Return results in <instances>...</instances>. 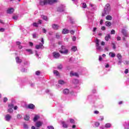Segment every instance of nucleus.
I'll return each mask as SVG.
<instances>
[{
	"label": "nucleus",
	"instance_id": "obj_59",
	"mask_svg": "<svg viewBox=\"0 0 129 129\" xmlns=\"http://www.w3.org/2000/svg\"><path fill=\"white\" fill-rule=\"evenodd\" d=\"M24 128H28V125H27L26 124H24Z\"/></svg>",
	"mask_w": 129,
	"mask_h": 129
},
{
	"label": "nucleus",
	"instance_id": "obj_38",
	"mask_svg": "<svg viewBox=\"0 0 129 129\" xmlns=\"http://www.w3.org/2000/svg\"><path fill=\"white\" fill-rule=\"evenodd\" d=\"M70 122H71V123H75V120H74V119L71 118V119H70Z\"/></svg>",
	"mask_w": 129,
	"mask_h": 129
},
{
	"label": "nucleus",
	"instance_id": "obj_12",
	"mask_svg": "<svg viewBox=\"0 0 129 129\" xmlns=\"http://www.w3.org/2000/svg\"><path fill=\"white\" fill-rule=\"evenodd\" d=\"M121 33L124 37H127V33H126V30H125V29H122Z\"/></svg>",
	"mask_w": 129,
	"mask_h": 129
},
{
	"label": "nucleus",
	"instance_id": "obj_1",
	"mask_svg": "<svg viewBox=\"0 0 129 129\" xmlns=\"http://www.w3.org/2000/svg\"><path fill=\"white\" fill-rule=\"evenodd\" d=\"M109 12H110V5L107 4L104 7V13H102V17H104L106 15H108Z\"/></svg>",
	"mask_w": 129,
	"mask_h": 129
},
{
	"label": "nucleus",
	"instance_id": "obj_10",
	"mask_svg": "<svg viewBox=\"0 0 129 129\" xmlns=\"http://www.w3.org/2000/svg\"><path fill=\"white\" fill-rule=\"evenodd\" d=\"M5 118L7 121H10V120H11V118H12V116L9 114H7L5 116Z\"/></svg>",
	"mask_w": 129,
	"mask_h": 129
},
{
	"label": "nucleus",
	"instance_id": "obj_39",
	"mask_svg": "<svg viewBox=\"0 0 129 129\" xmlns=\"http://www.w3.org/2000/svg\"><path fill=\"white\" fill-rule=\"evenodd\" d=\"M100 125V123L99 122H95V126H99Z\"/></svg>",
	"mask_w": 129,
	"mask_h": 129
},
{
	"label": "nucleus",
	"instance_id": "obj_16",
	"mask_svg": "<svg viewBox=\"0 0 129 129\" xmlns=\"http://www.w3.org/2000/svg\"><path fill=\"white\" fill-rule=\"evenodd\" d=\"M62 33L63 34H69V30L68 29H63L62 31Z\"/></svg>",
	"mask_w": 129,
	"mask_h": 129
},
{
	"label": "nucleus",
	"instance_id": "obj_50",
	"mask_svg": "<svg viewBox=\"0 0 129 129\" xmlns=\"http://www.w3.org/2000/svg\"><path fill=\"white\" fill-rule=\"evenodd\" d=\"M33 25L34 27H38V24H37V23L35 22L33 24Z\"/></svg>",
	"mask_w": 129,
	"mask_h": 129
},
{
	"label": "nucleus",
	"instance_id": "obj_28",
	"mask_svg": "<svg viewBox=\"0 0 129 129\" xmlns=\"http://www.w3.org/2000/svg\"><path fill=\"white\" fill-rule=\"evenodd\" d=\"M53 74H55V75H56V76H59V72H58V71L57 70H54L53 71Z\"/></svg>",
	"mask_w": 129,
	"mask_h": 129
},
{
	"label": "nucleus",
	"instance_id": "obj_32",
	"mask_svg": "<svg viewBox=\"0 0 129 129\" xmlns=\"http://www.w3.org/2000/svg\"><path fill=\"white\" fill-rule=\"evenodd\" d=\"M58 83L59 84L63 85V84H65V82L63 80H60L58 81Z\"/></svg>",
	"mask_w": 129,
	"mask_h": 129
},
{
	"label": "nucleus",
	"instance_id": "obj_63",
	"mask_svg": "<svg viewBox=\"0 0 129 129\" xmlns=\"http://www.w3.org/2000/svg\"><path fill=\"white\" fill-rule=\"evenodd\" d=\"M17 45H18V46H20V45H21V42L19 41H17L16 42Z\"/></svg>",
	"mask_w": 129,
	"mask_h": 129
},
{
	"label": "nucleus",
	"instance_id": "obj_54",
	"mask_svg": "<svg viewBox=\"0 0 129 129\" xmlns=\"http://www.w3.org/2000/svg\"><path fill=\"white\" fill-rule=\"evenodd\" d=\"M33 38L34 39H36V38H37V35H36V34H33Z\"/></svg>",
	"mask_w": 129,
	"mask_h": 129
},
{
	"label": "nucleus",
	"instance_id": "obj_14",
	"mask_svg": "<svg viewBox=\"0 0 129 129\" xmlns=\"http://www.w3.org/2000/svg\"><path fill=\"white\" fill-rule=\"evenodd\" d=\"M52 29H53V30H58L59 29V25H57V24H53L52 25Z\"/></svg>",
	"mask_w": 129,
	"mask_h": 129
},
{
	"label": "nucleus",
	"instance_id": "obj_55",
	"mask_svg": "<svg viewBox=\"0 0 129 129\" xmlns=\"http://www.w3.org/2000/svg\"><path fill=\"white\" fill-rule=\"evenodd\" d=\"M42 30H43V33H44L45 34H46V33L47 32V30H46V29L43 28V29H42Z\"/></svg>",
	"mask_w": 129,
	"mask_h": 129
},
{
	"label": "nucleus",
	"instance_id": "obj_11",
	"mask_svg": "<svg viewBox=\"0 0 129 129\" xmlns=\"http://www.w3.org/2000/svg\"><path fill=\"white\" fill-rule=\"evenodd\" d=\"M42 124L43 122L39 121L36 123L35 126H36V127H40V126H42Z\"/></svg>",
	"mask_w": 129,
	"mask_h": 129
},
{
	"label": "nucleus",
	"instance_id": "obj_30",
	"mask_svg": "<svg viewBox=\"0 0 129 129\" xmlns=\"http://www.w3.org/2000/svg\"><path fill=\"white\" fill-rule=\"evenodd\" d=\"M25 120H29L30 119V116L29 115H26L24 117Z\"/></svg>",
	"mask_w": 129,
	"mask_h": 129
},
{
	"label": "nucleus",
	"instance_id": "obj_51",
	"mask_svg": "<svg viewBox=\"0 0 129 129\" xmlns=\"http://www.w3.org/2000/svg\"><path fill=\"white\" fill-rule=\"evenodd\" d=\"M57 68H58V69H59V70L62 69V66L61 64H60L59 66H58L57 67Z\"/></svg>",
	"mask_w": 129,
	"mask_h": 129
},
{
	"label": "nucleus",
	"instance_id": "obj_2",
	"mask_svg": "<svg viewBox=\"0 0 129 129\" xmlns=\"http://www.w3.org/2000/svg\"><path fill=\"white\" fill-rule=\"evenodd\" d=\"M61 50H59V52L61 54H68V49H66V46H64V45H62L61 46Z\"/></svg>",
	"mask_w": 129,
	"mask_h": 129
},
{
	"label": "nucleus",
	"instance_id": "obj_58",
	"mask_svg": "<svg viewBox=\"0 0 129 129\" xmlns=\"http://www.w3.org/2000/svg\"><path fill=\"white\" fill-rule=\"evenodd\" d=\"M72 40L74 41V42L76 41V37L75 36H73Z\"/></svg>",
	"mask_w": 129,
	"mask_h": 129
},
{
	"label": "nucleus",
	"instance_id": "obj_26",
	"mask_svg": "<svg viewBox=\"0 0 129 129\" xmlns=\"http://www.w3.org/2000/svg\"><path fill=\"white\" fill-rule=\"evenodd\" d=\"M57 12H63L64 10L62 7H58L57 9Z\"/></svg>",
	"mask_w": 129,
	"mask_h": 129
},
{
	"label": "nucleus",
	"instance_id": "obj_48",
	"mask_svg": "<svg viewBox=\"0 0 129 129\" xmlns=\"http://www.w3.org/2000/svg\"><path fill=\"white\" fill-rule=\"evenodd\" d=\"M7 101H8V98L5 97L4 99V102H7Z\"/></svg>",
	"mask_w": 129,
	"mask_h": 129
},
{
	"label": "nucleus",
	"instance_id": "obj_36",
	"mask_svg": "<svg viewBox=\"0 0 129 129\" xmlns=\"http://www.w3.org/2000/svg\"><path fill=\"white\" fill-rule=\"evenodd\" d=\"M8 107H10V108H14V104H10L8 105Z\"/></svg>",
	"mask_w": 129,
	"mask_h": 129
},
{
	"label": "nucleus",
	"instance_id": "obj_9",
	"mask_svg": "<svg viewBox=\"0 0 129 129\" xmlns=\"http://www.w3.org/2000/svg\"><path fill=\"white\" fill-rule=\"evenodd\" d=\"M14 12H15V9H14V8H10L8 9L7 11V14H13Z\"/></svg>",
	"mask_w": 129,
	"mask_h": 129
},
{
	"label": "nucleus",
	"instance_id": "obj_17",
	"mask_svg": "<svg viewBox=\"0 0 129 129\" xmlns=\"http://www.w3.org/2000/svg\"><path fill=\"white\" fill-rule=\"evenodd\" d=\"M106 20L107 21H111L112 20V17H111L110 15H107L106 17Z\"/></svg>",
	"mask_w": 129,
	"mask_h": 129
},
{
	"label": "nucleus",
	"instance_id": "obj_8",
	"mask_svg": "<svg viewBox=\"0 0 129 129\" xmlns=\"http://www.w3.org/2000/svg\"><path fill=\"white\" fill-rule=\"evenodd\" d=\"M35 48L37 49H43L44 48V45H43V44L40 43H39V45H36Z\"/></svg>",
	"mask_w": 129,
	"mask_h": 129
},
{
	"label": "nucleus",
	"instance_id": "obj_45",
	"mask_svg": "<svg viewBox=\"0 0 129 129\" xmlns=\"http://www.w3.org/2000/svg\"><path fill=\"white\" fill-rule=\"evenodd\" d=\"M101 30L102 31H105V30H106V28L104 26H102L101 27Z\"/></svg>",
	"mask_w": 129,
	"mask_h": 129
},
{
	"label": "nucleus",
	"instance_id": "obj_35",
	"mask_svg": "<svg viewBox=\"0 0 129 129\" xmlns=\"http://www.w3.org/2000/svg\"><path fill=\"white\" fill-rule=\"evenodd\" d=\"M86 8H87V5H86V3H83L82 8L86 9Z\"/></svg>",
	"mask_w": 129,
	"mask_h": 129
},
{
	"label": "nucleus",
	"instance_id": "obj_7",
	"mask_svg": "<svg viewBox=\"0 0 129 129\" xmlns=\"http://www.w3.org/2000/svg\"><path fill=\"white\" fill-rule=\"evenodd\" d=\"M73 76H76V77H79V75L77 73H73V72H71L70 73V77H72Z\"/></svg>",
	"mask_w": 129,
	"mask_h": 129
},
{
	"label": "nucleus",
	"instance_id": "obj_53",
	"mask_svg": "<svg viewBox=\"0 0 129 129\" xmlns=\"http://www.w3.org/2000/svg\"><path fill=\"white\" fill-rule=\"evenodd\" d=\"M125 65H128L129 64V61H125V62L124 63Z\"/></svg>",
	"mask_w": 129,
	"mask_h": 129
},
{
	"label": "nucleus",
	"instance_id": "obj_5",
	"mask_svg": "<svg viewBox=\"0 0 129 129\" xmlns=\"http://www.w3.org/2000/svg\"><path fill=\"white\" fill-rule=\"evenodd\" d=\"M35 105L33 104H29L27 106L26 108H28V109H35Z\"/></svg>",
	"mask_w": 129,
	"mask_h": 129
},
{
	"label": "nucleus",
	"instance_id": "obj_46",
	"mask_svg": "<svg viewBox=\"0 0 129 129\" xmlns=\"http://www.w3.org/2000/svg\"><path fill=\"white\" fill-rule=\"evenodd\" d=\"M70 33L72 34V35H74L75 31H74V30H71Z\"/></svg>",
	"mask_w": 129,
	"mask_h": 129
},
{
	"label": "nucleus",
	"instance_id": "obj_25",
	"mask_svg": "<svg viewBox=\"0 0 129 129\" xmlns=\"http://www.w3.org/2000/svg\"><path fill=\"white\" fill-rule=\"evenodd\" d=\"M117 57L118 58V60H121L122 56H121V54H117Z\"/></svg>",
	"mask_w": 129,
	"mask_h": 129
},
{
	"label": "nucleus",
	"instance_id": "obj_42",
	"mask_svg": "<svg viewBox=\"0 0 129 129\" xmlns=\"http://www.w3.org/2000/svg\"><path fill=\"white\" fill-rule=\"evenodd\" d=\"M112 46H113V49H116V46H115V44L112 43Z\"/></svg>",
	"mask_w": 129,
	"mask_h": 129
},
{
	"label": "nucleus",
	"instance_id": "obj_21",
	"mask_svg": "<svg viewBox=\"0 0 129 129\" xmlns=\"http://www.w3.org/2000/svg\"><path fill=\"white\" fill-rule=\"evenodd\" d=\"M39 118H40V116L36 115L33 118V120H34V121H37V120H38V119H39Z\"/></svg>",
	"mask_w": 129,
	"mask_h": 129
},
{
	"label": "nucleus",
	"instance_id": "obj_19",
	"mask_svg": "<svg viewBox=\"0 0 129 129\" xmlns=\"http://www.w3.org/2000/svg\"><path fill=\"white\" fill-rule=\"evenodd\" d=\"M63 94H69V89H65L63 90Z\"/></svg>",
	"mask_w": 129,
	"mask_h": 129
},
{
	"label": "nucleus",
	"instance_id": "obj_34",
	"mask_svg": "<svg viewBox=\"0 0 129 129\" xmlns=\"http://www.w3.org/2000/svg\"><path fill=\"white\" fill-rule=\"evenodd\" d=\"M27 52H29V54H33V51L31 49H26Z\"/></svg>",
	"mask_w": 129,
	"mask_h": 129
},
{
	"label": "nucleus",
	"instance_id": "obj_47",
	"mask_svg": "<svg viewBox=\"0 0 129 129\" xmlns=\"http://www.w3.org/2000/svg\"><path fill=\"white\" fill-rule=\"evenodd\" d=\"M47 128L49 129H54V127L53 126H48Z\"/></svg>",
	"mask_w": 129,
	"mask_h": 129
},
{
	"label": "nucleus",
	"instance_id": "obj_3",
	"mask_svg": "<svg viewBox=\"0 0 129 129\" xmlns=\"http://www.w3.org/2000/svg\"><path fill=\"white\" fill-rule=\"evenodd\" d=\"M95 43H96V47L97 50H99V51H101V46H99V39L98 38H96L95 40Z\"/></svg>",
	"mask_w": 129,
	"mask_h": 129
},
{
	"label": "nucleus",
	"instance_id": "obj_61",
	"mask_svg": "<svg viewBox=\"0 0 129 129\" xmlns=\"http://www.w3.org/2000/svg\"><path fill=\"white\" fill-rule=\"evenodd\" d=\"M94 113L95 114H98V113H99V111H94Z\"/></svg>",
	"mask_w": 129,
	"mask_h": 129
},
{
	"label": "nucleus",
	"instance_id": "obj_41",
	"mask_svg": "<svg viewBox=\"0 0 129 129\" xmlns=\"http://www.w3.org/2000/svg\"><path fill=\"white\" fill-rule=\"evenodd\" d=\"M40 74H41V72H40V71H36L35 73L36 75H37V76L40 75Z\"/></svg>",
	"mask_w": 129,
	"mask_h": 129
},
{
	"label": "nucleus",
	"instance_id": "obj_49",
	"mask_svg": "<svg viewBox=\"0 0 129 129\" xmlns=\"http://www.w3.org/2000/svg\"><path fill=\"white\" fill-rule=\"evenodd\" d=\"M29 45H30V46H31V47H33V46H34V43H33V42H30Z\"/></svg>",
	"mask_w": 129,
	"mask_h": 129
},
{
	"label": "nucleus",
	"instance_id": "obj_40",
	"mask_svg": "<svg viewBox=\"0 0 129 129\" xmlns=\"http://www.w3.org/2000/svg\"><path fill=\"white\" fill-rule=\"evenodd\" d=\"M55 37L56 39H59L60 38V35H59L58 33H56Z\"/></svg>",
	"mask_w": 129,
	"mask_h": 129
},
{
	"label": "nucleus",
	"instance_id": "obj_43",
	"mask_svg": "<svg viewBox=\"0 0 129 129\" xmlns=\"http://www.w3.org/2000/svg\"><path fill=\"white\" fill-rule=\"evenodd\" d=\"M121 63H122V60L121 59H119L118 61V65L120 64Z\"/></svg>",
	"mask_w": 129,
	"mask_h": 129
},
{
	"label": "nucleus",
	"instance_id": "obj_18",
	"mask_svg": "<svg viewBox=\"0 0 129 129\" xmlns=\"http://www.w3.org/2000/svg\"><path fill=\"white\" fill-rule=\"evenodd\" d=\"M16 61L17 63H22V60L21 59H20V57H17L16 58Z\"/></svg>",
	"mask_w": 129,
	"mask_h": 129
},
{
	"label": "nucleus",
	"instance_id": "obj_6",
	"mask_svg": "<svg viewBox=\"0 0 129 129\" xmlns=\"http://www.w3.org/2000/svg\"><path fill=\"white\" fill-rule=\"evenodd\" d=\"M52 54L53 57L55 58L56 59L59 58V57H60V53H59V52H53Z\"/></svg>",
	"mask_w": 129,
	"mask_h": 129
},
{
	"label": "nucleus",
	"instance_id": "obj_22",
	"mask_svg": "<svg viewBox=\"0 0 129 129\" xmlns=\"http://www.w3.org/2000/svg\"><path fill=\"white\" fill-rule=\"evenodd\" d=\"M41 18L43 19V20H44V21H48V17L45 15H41Z\"/></svg>",
	"mask_w": 129,
	"mask_h": 129
},
{
	"label": "nucleus",
	"instance_id": "obj_52",
	"mask_svg": "<svg viewBox=\"0 0 129 129\" xmlns=\"http://www.w3.org/2000/svg\"><path fill=\"white\" fill-rule=\"evenodd\" d=\"M117 40L118 41H120L121 40V38H120V36L117 37Z\"/></svg>",
	"mask_w": 129,
	"mask_h": 129
},
{
	"label": "nucleus",
	"instance_id": "obj_44",
	"mask_svg": "<svg viewBox=\"0 0 129 129\" xmlns=\"http://www.w3.org/2000/svg\"><path fill=\"white\" fill-rule=\"evenodd\" d=\"M17 118H18L19 119L22 118V116L21 114H18L17 115Z\"/></svg>",
	"mask_w": 129,
	"mask_h": 129
},
{
	"label": "nucleus",
	"instance_id": "obj_57",
	"mask_svg": "<svg viewBox=\"0 0 129 129\" xmlns=\"http://www.w3.org/2000/svg\"><path fill=\"white\" fill-rule=\"evenodd\" d=\"M101 45V46H104V45H105V42H104V41H102Z\"/></svg>",
	"mask_w": 129,
	"mask_h": 129
},
{
	"label": "nucleus",
	"instance_id": "obj_20",
	"mask_svg": "<svg viewBox=\"0 0 129 129\" xmlns=\"http://www.w3.org/2000/svg\"><path fill=\"white\" fill-rule=\"evenodd\" d=\"M105 25L107 27H110L111 26V23L109 21H106Z\"/></svg>",
	"mask_w": 129,
	"mask_h": 129
},
{
	"label": "nucleus",
	"instance_id": "obj_37",
	"mask_svg": "<svg viewBox=\"0 0 129 129\" xmlns=\"http://www.w3.org/2000/svg\"><path fill=\"white\" fill-rule=\"evenodd\" d=\"M115 31L113 29H112L111 31V35H115Z\"/></svg>",
	"mask_w": 129,
	"mask_h": 129
},
{
	"label": "nucleus",
	"instance_id": "obj_15",
	"mask_svg": "<svg viewBox=\"0 0 129 129\" xmlns=\"http://www.w3.org/2000/svg\"><path fill=\"white\" fill-rule=\"evenodd\" d=\"M111 38V36H110V34H107L105 37V41H108L109 39Z\"/></svg>",
	"mask_w": 129,
	"mask_h": 129
},
{
	"label": "nucleus",
	"instance_id": "obj_27",
	"mask_svg": "<svg viewBox=\"0 0 129 129\" xmlns=\"http://www.w3.org/2000/svg\"><path fill=\"white\" fill-rule=\"evenodd\" d=\"M111 127V124L107 123L105 125V127L109 128Z\"/></svg>",
	"mask_w": 129,
	"mask_h": 129
},
{
	"label": "nucleus",
	"instance_id": "obj_4",
	"mask_svg": "<svg viewBox=\"0 0 129 129\" xmlns=\"http://www.w3.org/2000/svg\"><path fill=\"white\" fill-rule=\"evenodd\" d=\"M40 6H46L49 5V1L48 0H40L39 2Z\"/></svg>",
	"mask_w": 129,
	"mask_h": 129
},
{
	"label": "nucleus",
	"instance_id": "obj_56",
	"mask_svg": "<svg viewBox=\"0 0 129 129\" xmlns=\"http://www.w3.org/2000/svg\"><path fill=\"white\" fill-rule=\"evenodd\" d=\"M124 73H125V74H127V73H128V70L126 69L124 71Z\"/></svg>",
	"mask_w": 129,
	"mask_h": 129
},
{
	"label": "nucleus",
	"instance_id": "obj_60",
	"mask_svg": "<svg viewBox=\"0 0 129 129\" xmlns=\"http://www.w3.org/2000/svg\"><path fill=\"white\" fill-rule=\"evenodd\" d=\"M0 32H5V28H1L0 29Z\"/></svg>",
	"mask_w": 129,
	"mask_h": 129
},
{
	"label": "nucleus",
	"instance_id": "obj_33",
	"mask_svg": "<svg viewBox=\"0 0 129 129\" xmlns=\"http://www.w3.org/2000/svg\"><path fill=\"white\" fill-rule=\"evenodd\" d=\"M8 112H9V113H13V112H14V110H13L12 108H10L8 109Z\"/></svg>",
	"mask_w": 129,
	"mask_h": 129
},
{
	"label": "nucleus",
	"instance_id": "obj_64",
	"mask_svg": "<svg viewBox=\"0 0 129 129\" xmlns=\"http://www.w3.org/2000/svg\"><path fill=\"white\" fill-rule=\"evenodd\" d=\"M99 61H102V57L101 56H100L99 57Z\"/></svg>",
	"mask_w": 129,
	"mask_h": 129
},
{
	"label": "nucleus",
	"instance_id": "obj_13",
	"mask_svg": "<svg viewBox=\"0 0 129 129\" xmlns=\"http://www.w3.org/2000/svg\"><path fill=\"white\" fill-rule=\"evenodd\" d=\"M48 5H53V4H55V3H57L58 0H48Z\"/></svg>",
	"mask_w": 129,
	"mask_h": 129
},
{
	"label": "nucleus",
	"instance_id": "obj_29",
	"mask_svg": "<svg viewBox=\"0 0 129 129\" xmlns=\"http://www.w3.org/2000/svg\"><path fill=\"white\" fill-rule=\"evenodd\" d=\"M109 55H110V56L112 58H114V57H115V53H114L110 52Z\"/></svg>",
	"mask_w": 129,
	"mask_h": 129
},
{
	"label": "nucleus",
	"instance_id": "obj_24",
	"mask_svg": "<svg viewBox=\"0 0 129 129\" xmlns=\"http://www.w3.org/2000/svg\"><path fill=\"white\" fill-rule=\"evenodd\" d=\"M73 83L75 85L78 84L79 83V80L75 79L73 81Z\"/></svg>",
	"mask_w": 129,
	"mask_h": 129
},
{
	"label": "nucleus",
	"instance_id": "obj_62",
	"mask_svg": "<svg viewBox=\"0 0 129 129\" xmlns=\"http://www.w3.org/2000/svg\"><path fill=\"white\" fill-rule=\"evenodd\" d=\"M100 117H101V118L99 119V120H101V121L103 120V119H104L103 116H101Z\"/></svg>",
	"mask_w": 129,
	"mask_h": 129
},
{
	"label": "nucleus",
	"instance_id": "obj_23",
	"mask_svg": "<svg viewBox=\"0 0 129 129\" xmlns=\"http://www.w3.org/2000/svg\"><path fill=\"white\" fill-rule=\"evenodd\" d=\"M61 123L63 125V127H64L65 128H67L68 127V126L67 125V124L65 123L64 121H62Z\"/></svg>",
	"mask_w": 129,
	"mask_h": 129
},
{
	"label": "nucleus",
	"instance_id": "obj_31",
	"mask_svg": "<svg viewBox=\"0 0 129 129\" xmlns=\"http://www.w3.org/2000/svg\"><path fill=\"white\" fill-rule=\"evenodd\" d=\"M72 50L74 52H76V51L77 50V47H76V46H73V47L72 48Z\"/></svg>",
	"mask_w": 129,
	"mask_h": 129
}]
</instances>
